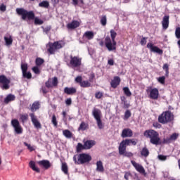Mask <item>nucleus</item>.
I'll list each match as a JSON object with an SVG mask.
<instances>
[{"instance_id":"1","label":"nucleus","mask_w":180,"mask_h":180,"mask_svg":"<svg viewBox=\"0 0 180 180\" xmlns=\"http://www.w3.org/2000/svg\"><path fill=\"white\" fill-rule=\"evenodd\" d=\"M15 12L19 16H21L22 20H26L27 19H28V20H34V25H43V23H44V21L35 17L33 11H27V10L23 8H18Z\"/></svg>"},{"instance_id":"2","label":"nucleus","mask_w":180,"mask_h":180,"mask_svg":"<svg viewBox=\"0 0 180 180\" xmlns=\"http://www.w3.org/2000/svg\"><path fill=\"white\" fill-rule=\"evenodd\" d=\"M146 139H149L150 144L153 146H160L161 144V138L158 131L154 129H147L143 132Z\"/></svg>"},{"instance_id":"3","label":"nucleus","mask_w":180,"mask_h":180,"mask_svg":"<svg viewBox=\"0 0 180 180\" xmlns=\"http://www.w3.org/2000/svg\"><path fill=\"white\" fill-rule=\"evenodd\" d=\"M110 37H106L105 38V46L108 51H115L116 50V46L117 44L115 40L116 36H117V33L115 32L114 30H111L110 31Z\"/></svg>"},{"instance_id":"4","label":"nucleus","mask_w":180,"mask_h":180,"mask_svg":"<svg viewBox=\"0 0 180 180\" xmlns=\"http://www.w3.org/2000/svg\"><path fill=\"white\" fill-rule=\"evenodd\" d=\"M73 161H75V164L77 165H82L84 164H88L90 161H92V157L87 153H80L74 155Z\"/></svg>"},{"instance_id":"5","label":"nucleus","mask_w":180,"mask_h":180,"mask_svg":"<svg viewBox=\"0 0 180 180\" xmlns=\"http://www.w3.org/2000/svg\"><path fill=\"white\" fill-rule=\"evenodd\" d=\"M65 46V43L63 41H56L54 42H49L46 45L47 52L49 53L51 55L56 54V51L60 50Z\"/></svg>"},{"instance_id":"6","label":"nucleus","mask_w":180,"mask_h":180,"mask_svg":"<svg viewBox=\"0 0 180 180\" xmlns=\"http://www.w3.org/2000/svg\"><path fill=\"white\" fill-rule=\"evenodd\" d=\"M158 120L161 124L171 123V122L174 120V114L169 110L162 112V113L158 116Z\"/></svg>"},{"instance_id":"7","label":"nucleus","mask_w":180,"mask_h":180,"mask_svg":"<svg viewBox=\"0 0 180 180\" xmlns=\"http://www.w3.org/2000/svg\"><path fill=\"white\" fill-rule=\"evenodd\" d=\"M139 140L134 139H126L122 140L120 143V152L123 153L126 148L129 146H137Z\"/></svg>"},{"instance_id":"8","label":"nucleus","mask_w":180,"mask_h":180,"mask_svg":"<svg viewBox=\"0 0 180 180\" xmlns=\"http://www.w3.org/2000/svg\"><path fill=\"white\" fill-rule=\"evenodd\" d=\"M92 115L94 119L96 120L98 129H100V130H101V129H103L104 125L102 123V120H101V115H102V111L96 108H94L92 110Z\"/></svg>"},{"instance_id":"9","label":"nucleus","mask_w":180,"mask_h":180,"mask_svg":"<svg viewBox=\"0 0 180 180\" xmlns=\"http://www.w3.org/2000/svg\"><path fill=\"white\" fill-rule=\"evenodd\" d=\"M11 126H13L16 134H22V133H23V128H22V126L18 120H12Z\"/></svg>"},{"instance_id":"10","label":"nucleus","mask_w":180,"mask_h":180,"mask_svg":"<svg viewBox=\"0 0 180 180\" xmlns=\"http://www.w3.org/2000/svg\"><path fill=\"white\" fill-rule=\"evenodd\" d=\"M29 67L27 63H21V70L22 74V78L26 79H32V72H27Z\"/></svg>"},{"instance_id":"11","label":"nucleus","mask_w":180,"mask_h":180,"mask_svg":"<svg viewBox=\"0 0 180 180\" xmlns=\"http://www.w3.org/2000/svg\"><path fill=\"white\" fill-rule=\"evenodd\" d=\"M9 84H11V80L6 76L0 75V86L2 89H9Z\"/></svg>"},{"instance_id":"12","label":"nucleus","mask_w":180,"mask_h":180,"mask_svg":"<svg viewBox=\"0 0 180 180\" xmlns=\"http://www.w3.org/2000/svg\"><path fill=\"white\" fill-rule=\"evenodd\" d=\"M82 60L78 56H70V65L73 68H77V67H81Z\"/></svg>"},{"instance_id":"13","label":"nucleus","mask_w":180,"mask_h":180,"mask_svg":"<svg viewBox=\"0 0 180 180\" xmlns=\"http://www.w3.org/2000/svg\"><path fill=\"white\" fill-rule=\"evenodd\" d=\"M147 49H149L152 53H157V54H159L160 56L164 54V51H162V49L158 48V46H154L151 42L147 44Z\"/></svg>"},{"instance_id":"14","label":"nucleus","mask_w":180,"mask_h":180,"mask_svg":"<svg viewBox=\"0 0 180 180\" xmlns=\"http://www.w3.org/2000/svg\"><path fill=\"white\" fill-rule=\"evenodd\" d=\"M131 163L132 164L133 167L135 168V169L139 172V174H141L142 175H147V173H146V169L143 167V165L136 162L134 160H131Z\"/></svg>"},{"instance_id":"15","label":"nucleus","mask_w":180,"mask_h":180,"mask_svg":"<svg viewBox=\"0 0 180 180\" xmlns=\"http://www.w3.org/2000/svg\"><path fill=\"white\" fill-rule=\"evenodd\" d=\"M58 85V78L54 77L53 78H49L46 82H45V86L46 88H53Z\"/></svg>"},{"instance_id":"16","label":"nucleus","mask_w":180,"mask_h":180,"mask_svg":"<svg viewBox=\"0 0 180 180\" xmlns=\"http://www.w3.org/2000/svg\"><path fill=\"white\" fill-rule=\"evenodd\" d=\"M149 98L153 99V101H157L160 98V91L158 89L153 88L149 91Z\"/></svg>"},{"instance_id":"17","label":"nucleus","mask_w":180,"mask_h":180,"mask_svg":"<svg viewBox=\"0 0 180 180\" xmlns=\"http://www.w3.org/2000/svg\"><path fill=\"white\" fill-rule=\"evenodd\" d=\"M30 116L31 117V122H32L34 128L41 129V124L40 123V122H39V120H37V117L34 115V113H30Z\"/></svg>"},{"instance_id":"18","label":"nucleus","mask_w":180,"mask_h":180,"mask_svg":"<svg viewBox=\"0 0 180 180\" xmlns=\"http://www.w3.org/2000/svg\"><path fill=\"white\" fill-rule=\"evenodd\" d=\"M178 137H179V134L173 133L169 138L163 139V144H169L177 140Z\"/></svg>"},{"instance_id":"19","label":"nucleus","mask_w":180,"mask_h":180,"mask_svg":"<svg viewBox=\"0 0 180 180\" xmlns=\"http://www.w3.org/2000/svg\"><path fill=\"white\" fill-rule=\"evenodd\" d=\"M80 25L79 21L74 20L71 22L68 23L66 27L69 30H75V29L79 27Z\"/></svg>"},{"instance_id":"20","label":"nucleus","mask_w":180,"mask_h":180,"mask_svg":"<svg viewBox=\"0 0 180 180\" xmlns=\"http://www.w3.org/2000/svg\"><path fill=\"white\" fill-rule=\"evenodd\" d=\"M37 164L39 167H42V168H44L45 169H49V168H51V162H50V160H39L37 162Z\"/></svg>"},{"instance_id":"21","label":"nucleus","mask_w":180,"mask_h":180,"mask_svg":"<svg viewBox=\"0 0 180 180\" xmlns=\"http://www.w3.org/2000/svg\"><path fill=\"white\" fill-rule=\"evenodd\" d=\"M121 137H122V139L133 137V131L130 128L124 129L122 131Z\"/></svg>"},{"instance_id":"22","label":"nucleus","mask_w":180,"mask_h":180,"mask_svg":"<svg viewBox=\"0 0 180 180\" xmlns=\"http://www.w3.org/2000/svg\"><path fill=\"white\" fill-rule=\"evenodd\" d=\"M161 23L163 30H167L169 27V15H165Z\"/></svg>"},{"instance_id":"23","label":"nucleus","mask_w":180,"mask_h":180,"mask_svg":"<svg viewBox=\"0 0 180 180\" xmlns=\"http://www.w3.org/2000/svg\"><path fill=\"white\" fill-rule=\"evenodd\" d=\"M121 81L122 80L119 76L114 77L113 79L110 82L111 87L116 89V88L120 85Z\"/></svg>"},{"instance_id":"24","label":"nucleus","mask_w":180,"mask_h":180,"mask_svg":"<svg viewBox=\"0 0 180 180\" xmlns=\"http://www.w3.org/2000/svg\"><path fill=\"white\" fill-rule=\"evenodd\" d=\"M85 150H91L95 144H96V142L94 140H86L83 141Z\"/></svg>"},{"instance_id":"25","label":"nucleus","mask_w":180,"mask_h":180,"mask_svg":"<svg viewBox=\"0 0 180 180\" xmlns=\"http://www.w3.org/2000/svg\"><path fill=\"white\" fill-rule=\"evenodd\" d=\"M64 93L67 94V95H74V94H77V89L75 87H65Z\"/></svg>"},{"instance_id":"26","label":"nucleus","mask_w":180,"mask_h":180,"mask_svg":"<svg viewBox=\"0 0 180 180\" xmlns=\"http://www.w3.org/2000/svg\"><path fill=\"white\" fill-rule=\"evenodd\" d=\"M29 167H30V168H31V169H32V171H34L37 174H40V169L39 167H36V162L34 161L31 160L29 162Z\"/></svg>"},{"instance_id":"27","label":"nucleus","mask_w":180,"mask_h":180,"mask_svg":"<svg viewBox=\"0 0 180 180\" xmlns=\"http://www.w3.org/2000/svg\"><path fill=\"white\" fill-rule=\"evenodd\" d=\"M95 37V34H94V32L92 31H86L84 32L83 37L84 39H87V40H92L94 37Z\"/></svg>"},{"instance_id":"28","label":"nucleus","mask_w":180,"mask_h":180,"mask_svg":"<svg viewBox=\"0 0 180 180\" xmlns=\"http://www.w3.org/2000/svg\"><path fill=\"white\" fill-rule=\"evenodd\" d=\"M96 169L98 172H105V168L103 167V163L102 161H97Z\"/></svg>"},{"instance_id":"29","label":"nucleus","mask_w":180,"mask_h":180,"mask_svg":"<svg viewBox=\"0 0 180 180\" xmlns=\"http://www.w3.org/2000/svg\"><path fill=\"white\" fill-rule=\"evenodd\" d=\"M16 99V97L13 94H8L5 98H4V103H9V102H12Z\"/></svg>"},{"instance_id":"30","label":"nucleus","mask_w":180,"mask_h":180,"mask_svg":"<svg viewBox=\"0 0 180 180\" xmlns=\"http://www.w3.org/2000/svg\"><path fill=\"white\" fill-rule=\"evenodd\" d=\"M40 109V103L39 101H35L32 103V105L30 108L32 112H36Z\"/></svg>"},{"instance_id":"31","label":"nucleus","mask_w":180,"mask_h":180,"mask_svg":"<svg viewBox=\"0 0 180 180\" xmlns=\"http://www.w3.org/2000/svg\"><path fill=\"white\" fill-rule=\"evenodd\" d=\"M118 151H119V154L120 155H124V157H133L134 154L131 152H127L126 150H124L123 153H121L120 152V146L118 147Z\"/></svg>"},{"instance_id":"32","label":"nucleus","mask_w":180,"mask_h":180,"mask_svg":"<svg viewBox=\"0 0 180 180\" xmlns=\"http://www.w3.org/2000/svg\"><path fill=\"white\" fill-rule=\"evenodd\" d=\"M61 169L65 175H70V173H68V165L66 162H62Z\"/></svg>"},{"instance_id":"33","label":"nucleus","mask_w":180,"mask_h":180,"mask_svg":"<svg viewBox=\"0 0 180 180\" xmlns=\"http://www.w3.org/2000/svg\"><path fill=\"white\" fill-rule=\"evenodd\" d=\"M88 127H89V125L87 123H86L85 122H82L78 128V130L79 131L82 130V131H85V130H86Z\"/></svg>"},{"instance_id":"34","label":"nucleus","mask_w":180,"mask_h":180,"mask_svg":"<svg viewBox=\"0 0 180 180\" xmlns=\"http://www.w3.org/2000/svg\"><path fill=\"white\" fill-rule=\"evenodd\" d=\"M63 134L66 139H72V132L68 129H65L63 131Z\"/></svg>"},{"instance_id":"35","label":"nucleus","mask_w":180,"mask_h":180,"mask_svg":"<svg viewBox=\"0 0 180 180\" xmlns=\"http://www.w3.org/2000/svg\"><path fill=\"white\" fill-rule=\"evenodd\" d=\"M39 8H45V9H48L50 6V3L47 1H43L39 4Z\"/></svg>"},{"instance_id":"36","label":"nucleus","mask_w":180,"mask_h":180,"mask_svg":"<svg viewBox=\"0 0 180 180\" xmlns=\"http://www.w3.org/2000/svg\"><path fill=\"white\" fill-rule=\"evenodd\" d=\"M141 155L143 157L147 158L148 157V155H150V151L147 148L144 147L142 148V150L141 151Z\"/></svg>"},{"instance_id":"37","label":"nucleus","mask_w":180,"mask_h":180,"mask_svg":"<svg viewBox=\"0 0 180 180\" xmlns=\"http://www.w3.org/2000/svg\"><path fill=\"white\" fill-rule=\"evenodd\" d=\"M80 86L82 88H90L91 82L88 80H84L81 82Z\"/></svg>"},{"instance_id":"38","label":"nucleus","mask_w":180,"mask_h":180,"mask_svg":"<svg viewBox=\"0 0 180 180\" xmlns=\"http://www.w3.org/2000/svg\"><path fill=\"white\" fill-rule=\"evenodd\" d=\"M4 41L6 46H11L12 45V43H13V39H12L11 36H10L9 37H4Z\"/></svg>"},{"instance_id":"39","label":"nucleus","mask_w":180,"mask_h":180,"mask_svg":"<svg viewBox=\"0 0 180 180\" xmlns=\"http://www.w3.org/2000/svg\"><path fill=\"white\" fill-rule=\"evenodd\" d=\"M82 150H85V145H82V143H78L77 146L76 147V151L77 153H81V151H82Z\"/></svg>"},{"instance_id":"40","label":"nucleus","mask_w":180,"mask_h":180,"mask_svg":"<svg viewBox=\"0 0 180 180\" xmlns=\"http://www.w3.org/2000/svg\"><path fill=\"white\" fill-rule=\"evenodd\" d=\"M35 64L37 67H40L42 64H44V59L41 58H37L35 60Z\"/></svg>"},{"instance_id":"41","label":"nucleus","mask_w":180,"mask_h":180,"mask_svg":"<svg viewBox=\"0 0 180 180\" xmlns=\"http://www.w3.org/2000/svg\"><path fill=\"white\" fill-rule=\"evenodd\" d=\"M29 119V115L27 114H21L20 115V120H21L22 123H25Z\"/></svg>"},{"instance_id":"42","label":"nucleus","mask_w":180,"mask_h":180,"mask_svg":"<svg viewBox=\"0 0 180 180\" xmlns=\"http://www.w3.org/2000/svg\"><path fill=\"white\" fill-rule=\"evenodd\" d=\"M131 117V112L130 110H127L124 112V120H127Z\"/></svg>"},{"instance_id":"43","label":"nucleus","mask_w":180,"mask_h":180,"mask_svg":"<svg viewBox=\"0 0 180 180\" xmlns=\"http://www.w3.org/2000/svg\"><path fill=\"white\" fill-rule=\"evenodd\" d=\"M122 89L126 96H128V97L131 96V91H130V89H129V87H124Z\"/></svg>"},{"instance_id":"44","label":"nucleus","mask_w":180,"mask_h":180,"mask_svg":"<svg viewBox=\"0 0 180 180\" xmlns=\"http://www.w3.org/2000/svg\"><path fill=\"white\" fill-rule=\"evenodd\" d=\"M100 22L101 23L102 26H105L106 23H108V18H106V15H103L101 18Z\"/></svg>"},{"instance_id":"45","label":"nucleus","mask_w":180,"mask_h":180,"mask_svg":"<svg viewBox=\"0 0 180 180\" xmlns=\"http://www.w3.org/2000/svg\"><path fill=\"white\" fill-rule=\"evenodd\" d=\"M32 70L33 71L34 74H36L37 75H39L41 72V71H40V69L39 68V66L37 65L34 66L32 68Z\"/></svg>"},{"instance_id":"46","label":"nucleus","mask_w":180,"mask_h":180,"mask_svg":"<svg viewBox=\"0 0 180 180\" xmlns=\"http://www.w3.org/2000/svg\"><path fill=\"white\" fill-rule=\"evenodd\" d=\"M53 126L55 127H57V126L58 125V122H57V117H56V115H53L52 116V120H51Z\"/></svg>"},{"instance_id":"47","label":"nucleus","mask_w":180,"mask_h":180,"mask_svg":"<svg viewBox=\"0 0 180 180\" xmlns=\"http://www.w3.org/2000/svg\"><path fill=\"white\" fill-rule=\"evenodd\" d=\"M103 97V93L101 91H97L95 93L96 99H101Z\"/></svg>"},{"instance_id":"48","label":"nucleus","mask_w":180,"mask_h":180,"mask_svg":"<svg viewBox=\"0 0 180 180\" xmlns=\"http://www.w3.org/2000/svg\"><path fill=\"white\" fill-rule=\"evenodd\" d=\"M24 146H25V147H27V149L32 152V151H34L35 148L34 146H32L30 144L26 143V142H24Z\"/></svg>"},{"instance_id":"49","label":"nucleus","mask_w":180,"mask_h":180,"mask_svg":"<svg viewBox=\"0 0 180 180\" xmlns=\"http://www.w3.org/2000/svg\"><path fill=\"white\" fill-rule=\"evenodd\" d=\"M158 82H160V84H162V85H165V76H162L160 77L158 79Z\"/></svg>"},{"instance_id":"50","label":"nucleus","mask_w":180,"mask_h":180,"mask_svg":"<svg viewBox=\"0 0 180 180\" xmlns=\"http://www.w3.org/2000/svg\"><path fill=\"white\" fill-rule=\"evenodd\" d=\"M51 30V25H48L46 27H43V32L46 33V34H49V32Z\"/></svg>"},{"instance_id":"51","label":"nucleus","mask_w":180,"mask_h":180,"mask_svg":"<svg viewBox=\"0 0 180 180\" xmlns=\"http://www.w3.org/2000/svg\"><path fill=\"white\" fill-rule=\"evenodd\" d=\"M175 36L176 39H180V27H178L176 28Z\"/></svg>"},{"instance_id":"52","label":"nucleus","mask_w":180,"mask_h":180,"mask_svg":"<svg viewBox=\"0 0 180 180\" xmlns=\"http://www.w3.org/2000/svg\"><path fill=\"white\" fill-rule=\"evenodd\" d=\"M75 81L77 84H79V85H81V83L82 82V76H77L75 79Z\"/></svg>"},{"instance_id":"53","label":"nucleus","mask_w":180,"mask_h":180,"mask_svg":"<svg viewBox=\"0 0 180 180\" xmlns=\"http://www.w3.org/2000/svg\"><path fill=\"white\" fill-rule=\"evenodd\" d=\"M121 104L123 105V109H129L130 106V103H127V101L121 103Z\"/></svg>"},{"instance_id":"54","label":"nucleus","mask_w":180,"mask_h":180,"mask_svg":"<svg viewBox=\"0 0 180 180\" xmlns=\"http://www.w3.org/2000/svg\"><path fill=\"white\" fill-rule=\"evenodd\" d=\"M147 39L148 38L143 37L140 41V44H141V46H146V44H147Z\"/></svg>"},{"instance_id":"55","label":"nucleus","mask_w":180,"mask_h":180,"mask_svg":"<svg viewBox=\"0 0 180 180\" xmlns=\"http://www.w3.org/2000/svg\"><path fill=\"white\" fill-rule=\"evenodd\" d=\"M129 176H131V173L130 172H125L124 178L125 180H129Z\"/></svg>"},{"instance_id":"56","label":"nucleus","mask_w":180,"mask_h":180,"mask_svg":"<svg viewBox=\"0 0 180 180\" xmlns=\"http://www.w3.org/2000/svg\"><path fill=\"white\" fill-rule=\"evenodd\" d=\"M158 157L160 161H165L167 160V156L163 155H159Z\"/></svg>"},{"instance_id":"57","label":"nucleus","mask_w":180,"mask_h":180,"mask_svg":"<svg viewBox=\"0 0 180 180\" xmlns=\"http://www.w3.org/2000/svg\"><path fill=\"white\" fill-rule=\"evenodd\" d=\"M72 103V100L71 99V98H69L65 100V104L68 105V106L71 105Z\"/></svg>"},{"instance_id":"58","label":"nucleus","mask_w":180,"mask_h":180,"mask_svg":"<svg viewBox=\"0 0 180 180\" xmlns=\"http://www.w3.org/2000/svg\"><path fill=\"white\" fill-rule=\"evenodd\" d=\"M162 68H163V70H165V71H169V65H168L167 63H165L163 65Z\"/></svg>"},{"instance_id":"59","label":"nucleus","mask_w":180,"mask_h":180,"mask_svg":"<svg viewBox=\"0 0 180 180\" xmlns=\"http://www.w3.org/2000/svg\"><path fill=\"white\" fill-rule=\"evenodd\" d=\"M0 11L1 12H5L6 11V6H5V4H1L0 6Z\"/></svg>"},{"instance_id":"60","label":"nucleus","mask_w":180,"mask_h":180,"mask_svg":"<svg viewBox=\"0 0 180 180\" xmlns=\"http://www.w3.org/2000/svg\"><path fill=\"white\" fill-rule=\"evenodd\" d=\"M108 65H115V60L113 59H109L108 60Z\"/></svg>"},{"instance_id":"61","label":"nucleus","mask_w":180,"mask_h":180,"mask_svg":"<svg viewBox=\"0 0 180 180\" xmlns=\"http://www.w3.org/2000/svg\"><path fill=\"white\" fill-rule=\"evenodd\" d=\"M153 127H156L158 129H160V127H161V124L158 122H154L153 124Z\"/></svg>"},{"instance_id":"62","label":"nucleus","mask_w":180,"mask_h":180,"mask_svg":"<svg viewBox=\"0 0 180 180\" xmlns=\"http://www.w3.org/2000/svg\"><path fill=\"white\" fill-rule=\"evenodd\" d=\"M120 100H121V103L123 102H126L127 101V99L126 98V96H121Z\"/></svg>"},{"instance_id":"63","label":"nucleus","mask_w":180,"mask_h":180,"mask_svg":"<svg viewBox=\"0 0 180 180\" xmlns=\"http://www.w3.org/2000/svg\"><path fill=\"white\" fill-rule=\"evenodd\" d=\"M94 78H95V74L91 73L90 75V79H89L90 82H92V79H94Z\"/></svg>"},{"instance_id":"64","label":"nucleus","mask_w":180,"mask_h":180,"mask_svg":"<svg viewBox=\"0 0 180 180\" xmlns=\"http://www.w3.org/2000/svg\"><path fill=\"white\" fill-rule=\"evenodd\" d=\"M72 4L77 6V5H78V0H72Z\"/></svg>"}]
</instances>
